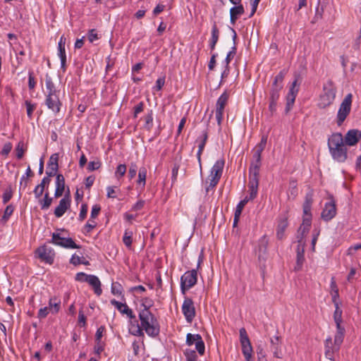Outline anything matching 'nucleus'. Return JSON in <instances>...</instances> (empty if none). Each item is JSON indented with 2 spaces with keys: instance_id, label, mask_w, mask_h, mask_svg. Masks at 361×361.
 Returning a JSON list of instances; mask_svg holds the SVG:
<instances>
[{
  "instance_id": "obj_1",
  "label": "nucleus",
  "mask_w": 361,
  "mask_h": 361,
  "mask_svg": "<svg viewBox=\"0 0 361 361\" xmlns=\"http://www.w3.org/2000/svg\"><path fill=\"white\" fill-rule=\"evenodd\" d=\"M139 319L140 324L137 320L135 323L130 322V332L132 335L136 336H144V331L148 336L156 338L159 335L160 326L156 317L150 312L147 310L139 311Z\"/></svg>"
},
{
  "instance_id": "obj_2",
  "label": "nucleus",
  "mask_w": 361,
  "mask_h": 361,
  "mask_svg": "<svg viewBox=\"0 0 361 361\" xmlns=\"http://www.w3.org/2000/svg\"><path fill=\"white\" fill-rule=\"evenodd\" d=\"M328 147L332 158L340 163L345 161L348 157L347 148L340 133H334L328 139Z\"/></svg>"
},
{
  "instance_id": "obj_3",
  "label": "nucleus",
  "mask_w": 361,
  "mask_h": 361,
  "mask_svg": "<svg viewBox=\"0 0 361 361\" xmlns=\"http://www.w3.org/2000/svg\"><path fill=\"white\" fill-rule=\"evenodd\" d=\"M286 71H281L274 78L269 95V111L272 116L276 111L277 103L280 97V92L283 88V80Z\"/></svg>"
},
{
  "instance_id": "obj_4",
  "label": "nucleus",
  "mask_w": 361,
  "mask_h": 361,
  "mask_svg": "<svg viewBox=\"0 0 361 361\" xmlns=\"http://www.w3.org/2000/svg\"><path fill=\"white\" fill-rule=\"evenodd\" d=\"M204 260L203 250H201L197 263L196 269L185 271L180 277V290L183 294L192 288L197 281V271L201 268Z\"/></svg>"
},
{
  "instance_id": "obj_5",
  "label": "nucleus",
  "mask_w": 361,
  "mask_h": 361,
  "mask_svg": "<svg viewBox=\"0 0 361 361\" xmlns=\"http://www.w3.org/2000/svg\"><path fill=\"white\" fill-rule=\"evenodd\" d=\"M336 87L331 80H328L323 85V93L320 96L319 107L325 109L332 104L336 94Z\"/></svg>"
},
{
  "instance_id": "obj_6",
  "label": "nucleus",
  "mask_w": 361,
  "mask_h": 361,
  "mask_svg": "<svg viewBox=\"0 0 361 361\" xmlns=\"http://www.w3.org/2000/svg\"><path fill=\"white\" fill-rule=\"evenodd\" d=\"M313 202L312 195L310 193H307L305 196V200L302 205L303 209V219L302 224L299 228V232H300L301 235L303 236L307 234L311 226L312 222V204Z\"/></svg>"
},
{
  "instance_id": "obj_7",
  "label": "nucleus",
  "mask_w": 361,
  "mask_h": 361,
  "mask_svg": "<svg viewBox=\"0 0 361 361\" xmlns=\"http://www.w3.org/2000/svg\"><path fill=\"white\" fill-rule=\"evenodd\" d=\"M353 102L352 94H348L340 104L337 116H336V123L338 126H341L344 121L346 119L348 116L350 114L351 111V106Z\"/></svg>"
},
{
  "instance_id": "obj_8",
  "label": "nucleus",
  "mask_w": 361,
  "mask_h": 361,
  "mask_svg": "<svg viewBox=\"0 0 361 361\" xmlns=\"http://www.w3.org/2000/svg\"><path fill=\"white\" fill-rule=\"evenodd\" d=\"M239 334L242 353L246 361H251L253 350L245 329L241 328Z\"/></svg>"
},
{
  "instance_id": "obj_9",
  "label": "nucleus",
  "mask_w": 361,
  "mask_h": 361,
  "mask_svg": "<svg viewBox=\"0 0 361 361\" xmlns=\"http://www.w3.org/2000/svg\"><path fill=\"white\" fill-rule=\"evenodd\" d=\"M36 257L39 258L41 262L49 264H52L54 261L55 252L54 249L45 245L39 247L35 252Z\"/></svg>"
},
{
  "instance_id": "obj_10",
  "label": "nucleus",
  "mask_w": 361,
  "mask_h": 361,
  "mask_svg": "<svg viewBox=\"0 0 361 361\" xmlns=\"http://www.w3.org/2000/svg\"><path fill=\"white\" fill-rule=\"evenodd\" d=\"M50 243L66 249L80 248V246L77 245L71 238H63L57 233H52Z\"/></svg>"
},
{
  "instance_id": "obj_11",
  "label": "nucleus",
  "mask_w": 361,
  "mask_h": 361,
  "mask_svg": "<svg viewBox=\"0 0 361 361\" xmlns=\"http://www.w3.org/2000/svg\"><path fill=\"white\" fill-rule=\"evenodd\" d=\"M336 214V202L332 196L329 197V201L324 204V207L322 212L321 217L325 221H329Z\"/></svg>"
},
{
  "instance_id": "obj_12",
  "label": "nucleus",
  "mask_w": 361,
  "mask_h": 361,
  "mask_svg": "<svg viewBox=\"0 0 361 361\" xmlns=\"http://www.w3.org/2000/svg\"><path fill=\"white\" fill-rule=\"evenodd\" d=\"M182 312L188 323H191L195 317V308L192 300L185 298L182 305Z\"/></svg>"
},
{
  "instance_id": "obj_13",
  "label": "nucleus",
  "mask_w": 361,
  "mask_h": 361,
  "mask_svg": "<svg viewBox=\"0 0 361 361\" xmlns=\"http://www.w3.org/2000/svg\"><path fill=\"white\" fill-rule=\"evenodd\" d=\"M340 345L332 341L331 336L326 338L324 341V355L326 358L334 361V353L340 350Z\"/></svg>"
},
{
  "instance_id": "obj_14",
  "label": "nucleus",
  "mask_w": 361,
  "mask_h": 361,
  "mask_svg": "<svg viewBox=\"0 0 361 361\" xmlns=\"http://www.w3.org/2000/svg\"><path fill=\"white\" fill-rule=\"evenodd\" d=\"M45 104L47 108L56 114L59 113L62 103L59 94L45 95Z\"/></svg>"
},
{
  "instance_id": "obj_15",
  "label": "nucleus",
  "mask_w": 361,
  "mask_h": 361,
  "mask_svg": "<svg viewBox=\"0 0 361 361\" xmlns=\"http://www.w3.org/2000/svg\"><path fill=\"white\" fill-rule=\"evenodd\" d=\"M207 140H208V132H207V130H204L202 131V135L200 137H198L195 141L196 143H198V150L197 152V161L199 163L201 173H202L201 156L204 149Z\"/></svg>"
},
{
  "instance_id": "obj_16",
  "label": "nucleus",
  "mask_w": 361,
  "mask_h": 361,
  "mask_svg": "<svg viewBox=\"0 0 361 361\" xmlns=\"http://www.w3.org/2000/svg\"><path fill=\"white\" fill-rule=\"evenodd\" d=\"M59 154L54 153L51 155L49 157V161L47 163V169L46 171V177H53L56 175V172L59 170Z\"/></svg>"
},
{
  "instance_id": "obj_17",
  "label": "nucleus",
  "mask_w": 361,
  "mask_h": 361,
  "mask_svg": "<svg viewBox=\"0 0 361 361\" xmlns=\"http://www.w3.org/2000/svg\"><path fill=\"white\" fill-rule=\"evenodd\" d=\"M69 193L70 191L68 188V194L59 201V205L55 208L54 215L58 218L61 217L70 207L71 200L69 197Z\"/></svg>"
},
{
  "instance_id": "obj_18",
  "label": "nucleus",
  "mask_w": 361,
  "mask_h": 361,
  "mask_svg": "<svg viewBox=\"0 0 361 361\" xmlns=\"http://www.w3.org/2000/svg\"><path fill=\"white\" fill-rule=\"evenodd\" d=\"M361 139V131L357 129L349 130L345 135L343 142L349 146L355 145Z\"/></svg>"
},
{
  "instance_id": "obj_19",
  "label": "nucleus",
  "mask_w": 361,
  "mask_h": 361,
  "mask_svg": "<svg viewBox=\"0 0 361 361\" xmlns=\"http://www.w3.org/2000/svg\"><path fill=\"white\" fill-rule=\"evenodd\" d=\"M258 185H259V177L249 176L248 198L250 200H252L257 197V192H258Z\"/></svg>"
},
{
  "instance_id": "obj_20",
  "label": "nucleus",
  "mask_w": 361,
  "mask_h": 361,
  "mask_svg": "<svg viewBox=\"0 0 361 361\" xmlns=\"http://www.w3.org/2000/svg\"><path fill=\"white\" fill-rule=\"evenodd\" d=\"M270 348L274 357L282 358L281 342L279 336H274L270 339Z\"/></svg>"
},
{
  "instance_id": "obj_21",
  "label": "nucleus",
  "mask_w": 361,
  "mask_h": 361,
  "mask_svg": "<svg viewBox=\"0 0 361 361\" xmlns=\"http://www.w3.org/2000/svg\"><path fill=\"white\" fill-rule=\"evenodd\" d=\"M65 190V178L61 173L56 175V190L54 197L56 198L60 197L63 195Z\"/></svg>"
},
{
  "instance_id": "obj_22",
  "label": "nucleus",
  "mask_w": 361,
  "mask_h": 361,
  "mask_svg": "<svg viewBox=\"0 0 361 361\" xmlns=\"http://www.w3.org/2000/svg\"><path fill=\"white\" fill-rule=\"evenodd\" d=\"M51 182V178L49 177H44L39 184H38L34 189L33 192L36 199H39L42 195L45 188H48Z\"/></svg>"
},
{
  "instance_id": "obj_23",
  "label": "nucleus",
  "mask_w": 361,
  "mask_h": 361,
  "mask_svg": "<svg viewBox=\"0 0 361 361\" xmlns=\"http://www.w3.org/2000/svg\"><path fill=\"white\" fill-rule=\"evenodd\" d=\"M230 30L233 34L232 39L233 41V46L232 47L231 50L228 51V53L227 54L226 57L224 61V63L226 66H229L230 62L231 61V60L233 59L236 53L235 40L237 39V33L233 28L230 27Z\"/></svg>"
},
{
  "instance_id": "obj_24",
  "label": "nucleus",
  "mask_w": 361,
  "mask_h": 361,
  "mask_svg": "<svg viewBox=\"0 0 361 361\" xmlns=\"http://www.w3.org/2000/svg\"><path fill=\"white\" fill-rule=\"evenodd\" d=\"M267 245L268 239L266 235H264L259 239L257 246V252L258 253V258L259 260H261V259H264V256L267 250Z\"/></svg>"
},
{
  "instance_id": "obj_25",
  "label": "nucleus",
  "mask_w": 361,
  "mask_h": 361,
  "mask_svg": "<svg viewBox=\"0 0 361 361\" xmlns=\"http://www.w3.org/2000/svg\"><path fill=\"white\" fill-rule=\"evenodd\" d=\"M45 95L59 94V90L56 88L51 77L48 73L45 75Z\"/></svg>"
},
{
  "instance_id": "obj_26",
  "label": "nucleus",
  "mask_w": 361,
  "mask_h": 361,
  "mask_svg": "<svg viewBox=\"0 0 361 361\" xmlns=\"http://www.w3.org/2000/svg\"><path fill=\"white\" fill-rule=\"evenodd\" d=\"M87 283L92 287L94 292L97 295L99 296L102 295V290L101 288V282L97 276L90 274Z\"/></svg>"
},
{
  "instance_id": "obj_27",
  "label": "nucleus",
  "mask_w": 361,
  "mask_h": 361,
  "mask_svg": "<svg viewBox=\"0 0 361 361\" xmlns=\"http://www.w3.org/2000/svg\"><path fill=\"white\" fill-rule=\"evenodd\" d=\"M288 223L286 218L283 217L279 219L276 228V237L279 240H282L285 236V231L288 227Z\"/></svg>"
},
{
  "instance_id": "obj_28",
  "label": "nucleus",
  "mask_w": 361,
  "mask_h": 361,
  "mask_svg": "<svg viewBox=\"0 0 361 361\" xmlns=\"http://www.w3.org/2000/svg\"><path fill=\"white\" fill-rule=\"evenodd\" d=\"M47 307L50 311V313L53 314L58 313L61 308V300L56 296L50 298Z\"/></svg>"
},
{
  "instance_id": "obj_29",
  "label": "nucleus",
  "mask_w": 361,
  "mask_h": 361,
  "mask_svg": "<svg viewBox=\"0 0 361 361\" xmlns=\"http://www.w3.org/2000/svg\"><path fill=\"white\" fill-rule=\"evenodd\" d=\"M228 99V94L225 91L217 99L216 104V111H224V108L227 104Z\"/></svg>"
},
{
  "instance_id": "obj_30",
  "label": "nucleus",
  "mask_w": 361,
  "mask_h": 361,
  "mask_svg": "<svg viewBox=\"0 0 361 361\" xmlns=\"http://www.w3.org/2000/svg\"><path fill=\"white\" fill-rule=\"evenodd\" d=\"M261 165L262 160H252L249 169V176L259 177Z\"/></svg>"
},
{
  "instance_id": "obj_31",
  "label": "nucleus",
  "mask_w": 361,
  "mask_h": 361,
  "mask_svg": "<svg viewBox=\"0 0 361 361\" xmlns=\"http://www.w3.org/2000/svg\"><path fill=\"white\" fill-rule=\"evenodd\" d=\"M38 200H39V204L40 205V208L42 210L48 209L49 208V207L51 206L52 201H53V198L49 197V194L48 192H47L44 194L43 199H40V197H39Z\"/></svg>"
},
{
  "instance_id": "obj_32",
  "label": "nucleus",
  "mask_w": 361,
  "mask_h": 361,
  "mask_svg": "<svg viewBox=\"0 0 361 361\" xmlns=\"http://www.w3.org/2000/svg\"><path fill=\"white\" fill-rule=\"evenodd\" d=\"M33 176H34V173L32 171L30 167L28 166V167L25 171V173L20 178V188H19L20 190L21 189L25 190L26 188V187L27 186V183H28L27 178L29 177H32Z\"/></svg>"
},
{
  "instance_id": "obj_33",
  "label": "nucleus",
  "mask_w": 361,
  "mask_h": 361,
  "mask_svg": "<svg viewBox=\"0 0 361 361\" xmlns=\"http://www.w3.org/2000/svg\"><path fill=\"white\" fill-rule=\"evenodd\" d=\"M300 90V83L298 82V77H295L289 87L288 92L286 96L293 97L296 98Z\"/></svg>"
},
{
  "instance_id": "obj_34",
  "label": "nucleus",
  "mask_w": 361,
  "mask_h": 361,
  "mask_svg": "<svg viewBox=\"0 0 361 361\" xmlns=\"http://www.w3.org/2000/svg\"><path fill=\"white\" fill-rule=\"evenodd\" d=\"M330 288H331V295L333 303H338V299L339 297L338 288L337 287L336 281L334 277L331 278Z\"/></svg>"
},
{
  "instance_id": "obj_35",
  "label": "nucleus",
  "mask_w": 361,
  "mask_h": 361,
  "mask_svg": "<svg viewBox=\"0 0 361 361\" xmlns=\"http://www.w3.org/2000/svg\"><path fill=\"white\" fill-rule=\"evenodd\" d=\"M146 178H147V169L145 166L140 167L138 171V178L137 180V183L139 186H141L142 188H144L146 184Z\"/></svg>"
},
{
  "instance_id": "obj_36",
  "label": "nucleus",
  "mask_w": 361,
  "mask_h": 361,
  "mask_svg": "<svg viewBox=\"0 0 361 361\" xmlns=\"http://www.w3.org/2000/svg\"><path fill=\"white\" fill-rule=\"evenodd\" d=\"M133 232L131 230L126 229L123 236V243L127 248L132 249Z\"/></svg>"
},
{
  "instance_id": "obj_37",
  "label": "nucleus",
  "mask_w": 361,
  "mask_h": 361,
  "mask_svg": "<svg viewBox=\"0 0 361 361\" xmlns=\"http://www.w3.org/2000/svg\"><path fill=\"white\" fill-rule=\"evenodd\" d=\"M225 161L224 159L217 160L211 169L210 171L215 173L216 176L222 175Z\"/></svg>"
},
{
  "instance_id": "obj_38",
  "label": "nucleus",
  "mask_w": 361,
  "mask_h": 361,
  "mask_svg": "<svg viewBox=\"0 0 361 361\" xmlns=\"http://www.w3.org/2000/svg\"><path fill=\"white\" fill-rule=\"evenodd\" d=\"M145 124L143 128L147 131H150L153 127V111L149 110L148 113L144 117Z\"/></svg>"
},
{
  "instance_id": "obj_39",
  "label": "nucleus",
  "mask_w": 361,
  "mask_h": 361,
  "mask_svg": "<svg viewBox=\"0 0 361 361\" xmlns=\"http://www.w3.org/2000/svg\"><path fill=\"white\" fill-rule=\"evenodd\" d=\"M111 304L114 305L122 314L127 313L129 310V307L126 303L118 302L115 299L111 300Z\"/></svg>"
},
{
  "instance_id": "obj_40",
  "label": "nucleus",
  "mask_w": 361,
  "mask_h": 361,
  "mask_svg": "<svg viewBox=\"0 0 361 361\" xmlns=\"http://www.w3.org/2000/svg\"><path fill=\"white\" fill-rule=\"evenodd\" d=\"M298 247H300V245H298ZM304 261V249L302 248V250L300 251V247H298L296 267H295V269L300 270L302 266Z\"/></svg>"
},
{
  "instance_id": "obj_41",
  "label": "nucleus",
  "mask_w": 361,
  "mask_h": 361,
  "mask_svg": "<svg viewBox=\"0 0 361 361\" xmlns=\"http://www.w3.org/2000/svg\"><path fill=\"white\" fill-rule=\"evenodd\" d=\"M65 44H66V37L63 35H62L59 39V44H58V55H59V56H66Z\"/></svg>"
},
{
  "instance_id": "obj_42",
  "label": "nucleus",
  "mask_w": 361,
  "mask_h": 361,
  "mask_svg": "<svg viewBox=\"0 0 361 361\" xmlns=\"http://www.w3.org/2000/svg\"><path fill=\"white\" fill-rule=\"evenodd\" d=\"M335 311L334 312V320L336 322H342V310L339 307V303H334Z\"/></svg>"
},
{
  "instance_id": "obj_43",
  "label": "nucleus",
  "mask_w": 361,
  "mask_h": 361,
  "mask_svg": "<svg viewBox=\"0 0 361 361\" xmlns=\"http://www.w3.org/2000/svg\"><path fill=\"white\" fill-rule=\"evenodd\" d=\"M245 9L242 4L236 5L230 9V14H233L238 18L240 16L243 15Z\"/></svg>"
},
{
  "instance_id": "obj_44",
  "label": "nucleus",
  "mask_w": 361,
  "mask_h": 361,
  "mask_svg": "<svg viewBox=\"0 0 361 361\" xmlns=\"http://www.w3.org/2000/svg\"><path fill=\"white\" fill-rule=\"evenodd\" d=\"M14 211V207L12 204H8L4 211V215L1 219V221L2 222H6L10 216L12 215Z\"/></svg>"
},
{
  "instance_id": "obj_45",
  "label": "nucleus",
  "mask_w": 361,
  "mask_h": 361,
  "mask_svg": "<svg viewBox=\"0 0 361 361\" xmlns=\"http://www.w3.org/2000/svg\"><path fill=\"white\" fill-rule=\"evenodd\" d=\"M219 34H220L219 30L217 27L216 22H214L212 25V31H211L212 36H211V39L209 40L217 43L219 38Z\"/></svg>"
},
{
  "instance_id": "obj_46",
  "label": "nucleus",
  "mask_w": 361,
  "mask_h": 361,
  "mask_svg": "<svg viewBox=\"0 0 361 361\" xmlns=\"http://www.w3.org/2000/svg\"><path fill=\"white\" fill-rule=\"evenodd\" d=\"M126 169L127 168H126V164H118V166L116 167L115 174H114L116 178L119 180L121 178L124 176V175L126 173Z\"/></svg>"
},
{
  "instance_id": "obj_47",
  "label": "nucleus",
  "mask_w": 361,
  "mask_h": 361,
  "mask_svg": "<svg viewBox=\"0 0 361 361\" xmlns=\"http://www.w3.org/2000/svg\"><path fill=\"white\" fill-rule=\"evenodd\" d=\"M202 336L200 334H192L188 333L186 336V344L188 345H192L195 343Z\"/></svg>"
},
{
  "instance_id": "obj_48",
  "label": "nucleus",
  "mask_w": 361,
  "mask_h": 361,
  "mask_svg": "<svg viewBox=\"0 0 361 361\" xmlns=\"http://www.w3.org/2000/svg\"><path fill=\"white\" fill-rule=\"evenodd\" d=\"M286 101L285 114H288L294 106L295 98L293 97L286 96Z\"/></svg>"
},
{
  "instance_id": "obj_49",
  "label": "nucleus",
  "mask_w": 361,
  "mask_h": 361,
  "mask_svg": "<svg viewBox=\"0 0 361 361\" xmlns=\"http://www.w3.org/2000/svg\"><path fill=\"white\" fill-rule=\"evenodd\" d=\"M137 166L136 163L131 162L129 166V169H128V177L130 180H133L135 177V176L137 174Z\"/></svg>"
},
{
  "instance_id": "obj_50",
  "label": "nucleus",
  "mask_w": 361,
  "mask_h": 361,
  "mask_svg": "<svg viewBox=\"0 0 361 361\" xmlns=\"http://www.w3.org/2000/svg\"><path fill=\"white\" fill-rule=\"evenodd\" d=\"M184 355L187 361H197V355L193 350L186 349L184 351Z\"/></svg>"
},
{
  "instance_id": "obj_51",
  "label": "nucleus",
  "mask_w": 361,
  "mask_h": 361,
  "mask_svg": "<svg viewBox=\"0 0 361 361\" xmlns=\"http://www.w3.org/2000/svg\"><path fill=\"white\" fill-rule=\"evenodd\" d=\"M111 290L113 295H121L123 291V287L118 282H113L111 284Z\"/></svg>"
},
{
  "instance_id": "obj_52",
  "label": "nucleus",
  "mask_w": 361,
  "mask_h": 361,
  "mask_svg": "<svg viewBox=\"0 0 361 361\" xmlns=\"http://www.w3.org/2000/svg\"><path fill=\"white\" fill-rule=\"evenodd\" d=\"M25 104L26 109H27V117L29 118H32L33 111L36 109V104L31 103V102L29 101V100H25Z\"/></svg>"
},
{
  "instance_id": "obj_53",
  "label": "nucleus",
  "mask_w": 361,
  "mask_h": 361,
  "mask_svg": "<svg viewBox=\"0 0 361 361\" xmlns=\"http://www.w3.org/2000/svg\"><path fill=\"white\" fill-rule=\"evenodd\" d=\"M154 305V302L152 299L149 298H144L142 299L141 306L143 307L141 310H147L150 311L149 309Z\"/></svg>"
},
{
  "instance_id": "obj_54",
  "label": "nucleus",
  "mask_w": 361,
  "mask_h": 361,
  "mask_svg": "<svg viewBox=\"0 0 361 361\" xmlns=\"http://www.w3.org/2000/svg\"><path fill=\"white\" fill-rule=\"evenodd\" d=\"M13 196V192L11 187L9 186L7 188L5 191L3 193L2 195V202L4 204H6L8 202L10 201V200L12 198Z\"/></svg>"
},
{
  "instance_id": "obj_55",
  "label": "nucleus",
  "mask_w": 361,
  "mask_h": 361,
  "mask_svg": "<svg viewBox=\"0 0 361 361\" xmlns=\"http://www.w3.org/2000/svg\"><path fill=\"white\" fill-rule=\"evenodd\" d=\"M195 348H196L197 351L198 352V353L200 355H203L204 353L205 345H204V343L202 340V338L201 337L197 342H195Z\"/></svg>"
},
{
  "instance_id": "obj_56",
  "label": "nucleus",
  "mask_w": 361,
  "mask_h": 361,
  "mask_svg": "<svg viewBox=\"0 0 361 361\" xmlns=\"http://www.w3.org/2000/svg\"><path fill=\"white\" fill-rule=\"evenodd\" d=\"M250 200H251L248 198V196H246L243 200L238 202V204L236 206L235 212L238 214H241L245 204Z\"/></svg>"
},
{
  "instance_id": "obj_57",
  "label": "nucleus",
  "mask_w": 361,
  "mask_h": 361,
  "mask_svg": "<svg viewBox=\"0 0 361 361\" xmlns=\"http://www.w3.org/2000/svg\"><path fill=\"white\" fill-rule=\"evenodd\" d=\"M100 211H101L100 205H99V204L93 205L92 207V210H91L90 221H92V220H94L95 218H97L98 216Z\"/></svg>"
},
{
  "instance_id": "obj_58",
  "label": "nucleus",
  "mask_w": 361,
  "mask_h": 361,
  "mask_svg": "<svg viewBox=\"0 0 361 361\" xmlns=\"http://www.w3.org/2000/svg\"><path fill=\"white\" fill-rule=\"evenodd\" d=\"M219 182V179L208 177V180L206 182V183L207 184L209 183V185L206 186V192H208L210 189H213Z\"/></svg>"
},
{
  "instance_id": "obj_59",
  "label": "nucleus",
  "mask_w": 361,
  "mask_h": 361,
  "mask_svg": "<svg viewBox=\"0 0 361 361\" xmlns=\"http://www.w3.org/2000/svg\"><path fill=\"white\" fill-rule=\"evenodd\" d=\"M101 166H102V163L100 161H99V160L91 161L88 164L87 170L89 171H93L99 169L101 167Z\"/></svg>"
},
{
  "instance_id": "obj_60",
  "label": "nucleus",
  "mask_w": 361,
  "mask_h": 361,
  "mask_svg": "<svg viewBox=\"0 0 361 361\" xmlns=\"http://www.w3.org/2000/svg\"><path fill=\"white\" fill-rule=\"evenodd\" d=\"M87 210H88L87 204H82L81 205V208H80V214H79V216H78L79 221H82L86 218L87 214Z\"/></svg>"
},
{
  "instance_id": "obj_61",
  "label": "nucleus",
  "mask_w": 361,
  "mask_h": 361,
  "mask_svg": "<svg viewBox=\"0 0 361 361\" xmlns=\"http://www.w3.org/2000/svg\"><path fill=\"white\" fill-rule=\"evenodd\" d=\"M267 142V136L263 135L262 137L261 141L258 143L254 149H257L258 151L263 152Z\"/></svg>"
},
{
  "instance_id": "obj_62",
  "label": "nucleus",
  "mask_w": 361,
  "mask_h": 361,
  "mask_svg": "<svg viewBox=\"0 0 361 361\" xmlns=\"http://www.w3.org/2000/svg\"><path fill=\"white\" fill-rule=\"evenodd\" d=\"M106 329L104 326H99L97 330V332H96V334H95V341L96 343H100L101 342V339L103 336V334L104 332L105 331Z\"/></svg>"
},
{
  "instance_id": "obj_63",
  "label": "nucleus",
  "mask_w": 361,
  "mask_h": 361,
  "mask_svg": "<svg viewBox=\"0 0 361 361\" xmlns=\"http://www.w3.org/2000/svg\"><path fill=\"white\" fill-rule=\"evenodd\" d=\"M90 275L84 272H79L75 275V280L80 282H87Z\"/></svg>"
},
{
  "instance_id": "obj_64",
  "label": "nucleus",
  "mask_w": 361,
  "mask_h": 361,
  "mask_svg": "<svg viewBox=\"0 0 361 361\" xmlns=\"http://www.w3.org/2000/svg\"><path fill=\"white\" fill-rule=\"evenodd\" d=\"M144 106H145L144 103L142 102H140L134 107V111H133V117L134 118H136L140 113L143 111Z\"/></svg>"
}]
</instances>
